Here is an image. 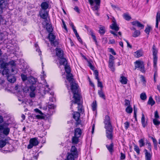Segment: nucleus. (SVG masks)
Segmentation results:
<instances>
[{"label": "nucleus", "instance_id": "1", "mask_svg": "<svg viewBox=\"0 0 160 160\" xmlns=\"http://www.w3.org/2000/svg\"><path fill=\"white\" fill-rule=\"evenodd\" d=\"M70 83L71 89L73 94V98L74 101H71V105L70 108L72 109L73 104L76 105L77 104L78 105V110L80 112L82 111V104L80 102V95L78 93V86L75 82H71Z\"/></svg>", "mask_w": 160, "mask_h": 160}, {"label": "nucleus", "instance_id": "2", "mask_svg": "<svg viewBox=\"0 0 160 160\" xmlns=\"http://www.w3.org/2000/svg\"><path fill=\"white\" fill-rule=\"evenodd\" d=\"M82 133L81 130L77 128L75 129L74 132V136L72 138V142L74 144L78 143L79 141V138L80 137Z\"/></svg>", "mask_w": 160, "mask_h": 160}, {"label": "nucleus", "instance_id": "3", "mask_svg": "<svg viewBox=\"0 0 160 160\" xmlns=\"http://www.w3.org/2000/svg\"><path fill=\"white\" fill-rule=\"evenodd\" d=\"M68 160H74L75 158L78 157L77 149L75 146H72L70 152L68 153Z\"/></svg>", "mask_w": 160, "mask_h": 160}, {"label": "nucleus", "instance_id": "4", "mask_svg": "<svg viewBox=\"0 0 160 160\" xmlns=\"http://www.w3.org/2000/svg\"><path fill=\"white\" fill-rule=\"evenodd\" d=\"M146 144H148V148L149 151H148L147 149H144L145 159V160H151L152 156V145L151 143L148 142H147Z\"/></svg>", "mask_w": 160, "mask_h": 160}, {"label": "nucleus", "instance_id": "5", "mask_svg": "<svg viewBox=\"0 0 160 160\" xmlns=\"http://www.w3.org/2000/svg\"><path fill=\"white\" fill-rule=\"evenodd\" d=\"M77 104L78 105H78L77 104H76V105ZM75 106H76V105H75ZM82 112H80V111H79L78 110H78L79 112H74V113L73 114V118L75 119V120L76 121V124L77 125H78L80 124L81 122V121L80 119V113H82L84 112V110L83 108V107H82Z\"/></svg>", "mask_w": 160, "mask_h": 160}, {"label": "nucleus", "instance_id": "6", "mask_svg": "<svg viewBox=\"0 0 160 160\" xmlns=\"http://www.w3.org/2000/svg\"><path fill=\"white\" fill-rule=\"evenodd\" d=\"M135 69L138 68V69L142 72H145L144 65L143 62L137 61L135 62Z\"/></svg>", "mask_w": 160, "mask_h": 160}, {"label": "nucleus", "instance_id": "7", "mask_svg": "<svg viewBox=\"0 0 160 160\" xmlns=\"http://www.w3.org/2000/svg\"><path fill=\"white\" fill-rule=\"evenodd\" d=\"M39 143V142L37 138H31L29 141V144L28 145L27 148L28 149H30L32 148L33 146L38 145Z\"/></svg>", "mask_w": 160, "mask_h": 160}, {"label": "nucleus", "instance_id": "8", "mask_svg": "<svg viewBox=\"0 0 160 160\" xmlns=\"http://www.w3.org/2000/svg\"><path fill=\"white\" fill-rule=\"evenodd\" d=\"M106 129V136L109 139H112V137L113 129L112 127L105 128Z\"/></svg>", "mask_w": 160, "mask_h": 160}, {"label": "nucleus", "instance_id": "9", "mask_svg": "<svg viewBox=\"0 0 160 160\" xmlns=\"http://www.w3.org/2000/svg\"><path fill=\"white\" fill-rule=\"evenodd\" d=\"M105 128H108L112 127L110 117L108 115L105 116L104 121Z\"/></svg>", "mask_w": 160, "mask_h": 160}, {"label": "nucleus", "instance_id": "10", "mask_svg": "<svg viewBox=\"0 0 160 160\" xmlns=\"http://www.w3.org/2000/svg\"><path fill=\"white\" fill-rule=\"evenodd\" d=\"M2 131L4 134L7 135L9 133L10 129L8 128H4V126L3 125H0V132H2Z\"/></svg>", "mask_w": 160, "mask_h": 160}, {"label": "nucleus", "instance_id": "11", "mask_svg": "<svg viewBox=\"0 0 160 160\" xmlns=\"http://www.w3.org/2000/svg\"><path fill=\"white\" fill-rule=\"evenodd\" d=\"M56 55L59 58L63 57V52L62 49L60 48H57L55 49Z\"/></svg>", "mask_w": 160, "mask_h": 160}, {"label": "nucleus", "instance_id": "12", "mask_svg": "<svg viewBox=\"0 0 160 160\" xmlns=\"http://www.w3.org/2000/svg\"><path fill=\"white\" fill-rule=\"evenodd\" d=\"M85 28L87 29L89 34L92 36L93 39L95 42L96 44H97V42L96 40V38L95 35L93 33L92 30L90 29V28H89V27L86 25H85Z\"/></svg>", "mask_w": 160, "mask_h": 160}, {"label": "nucleus", "instance_id": "13", "mask_svg": "<svg viewBox=\"0 0 160 160\" xmlns=\"http://www.w3.org/2000/svg\"><path fill=\"white\" fill-rule=\"evenodd\" d=\"M110 27L112 29L116 31H118L119 30V28L117 25L114 19L112 20V23L110 26Z\"/></svg>", "mask_w": 160, "mask_h": 160}, {"label": "nucleus", "instance_id": "14", "mask_svg": "<svg viewBox=\"0 0 160 160\" xmlns=\"http://www.w3.org/2000/svg\"><path fill=\"white\" fill-rule=\"evenodd\" d=\"M48 110L49 111L48 114L51 115L53 114L54 109L56 108V106L53 104H48Z\"/></svg>", "mask_w": 160, "mask_h": 160}, {"label": "nucleus", "instance_id": "15", "mask_svg": "<svg viewBox=\"0 0 160 160\" xmlns=\"http://www.w3.org/2000/svg\"><path fill=\"white\" fill-rule=\"evenodd\" d=\"M160 22V10H158L156 16V27L158 28V22Z\"/></svg>", "mask_w": 160, "mask_h": 160}, {"label": "nucleus", "instance_id": "16", "mask_svg": "<svg viewBox=\"0 0 160 160\" xmlns=\"http://www.w3.org/2000/svg\"><path fill=\"white\" fill-rule=\"evenodd\" d=\"M8 7L7 2L5 0H1L0 1V8H6Z\"/></svg>", "mask_w": 160, "mask_h": 160}, {"label": "nucleus", "instance_id": "17", "mask_svg": "<svg viewBox=\"0 0 160 160\" xmlns=\"http://www.w3.org/2000/svg\"><path fill=\"white\" fill-rule=\"evenodd\" d=\"M131 30L134 31L132 34V37L134 38H136L140 35V32L139 31L136 30V28H133Z\"/></svg>", "mask_w": 160, "mask_h": 160}, {"label": "nucleus", "instance_id": "18", "mask_svg": "<svg viewBox=\"0 0 160 160\" xmlns=\"http://www.w3.org/2000/svg\"><path fill=\"white\" fill-rule=\"evenodd\" d=\"M66 79L68 81L71 83L72 82H74L73 78V76L72 73H67L66 75Z\"/></svg>", "mask_w": 160, "mask_h": 160}, {"label": "nucleus", "instance_id": "19", "mask_svg": "<svg viewBox=\"0 0 160 160\" xmlns=\"http://www.w3.org/2000/svg\"><path fill=\"white\" fill-rule=\"evenodd\" d=\"M143 55V52L142 50H139L135 52L134 56L136 58H138L142 56Z\"/></svg>", "mask_w": 160, "mask_h": 160}, {"label": "nucleus", "instance_id": "20", "mask_svg": "<svg viewBox=\"0 0 160 160\" xmlns=\"http://www.w3.org/2000/svg\"><path fill=\"white\" fill-rule=\"evenodd\" d=\"M8 81L14 83L16 80V78L13 75H10L7 76Z\"/></svg>", "mask_w": 160, "mask_h": 160}, {"label": "nucleus", "instance_id": "21", "mask_svg": "<svg viewBox=\"0 0 160 160\" xmlns=\"http://www.w3.org/2000/svg\"><path fill=\"white\" fill-rule=\"evenodd\" d=\"M132 24L133 25L137 26L139 28H141L142 29L144 27V26L143 25L138 21L133 22H132Z\"/></svg>", "mask_w": 160, "mask_h": 160}, {"label": "nucleus", "instance_id": "22", "mask_svg": "<svg viewBox=\"0 0 160 160\" xmlns=\"http://www.w3.org/2000/svg\"><path fill=\"white\" fill-rule=\"evenodd\" d=\"M60 65H67V62L66 59L63 57L60 58Z\"/></svg>", "mask_w": 160, "mask_h": 160}, {"label": "nucleus", "instance_id": "23", "mask_svg": "<svg viewBox=\"0 0 160 160\" xmlns=\"http://www.w3.org/2000/svg\"><path fill=\"white\" fill-rule=\"evenodd\" d=\"M41 6L43 9L45 10L48 8L49 5L47 2H43L41 3Z\"/></svg>", "mask_w": 160, "mask_h": 160}, {"label": "nucleus", "instance_id": "24", "mask_svg": "<svg viewBox=\"0 0 160 160\" xmlns=\"http://www.w3.org/2000/svg\"><path fill=\"white\" fill-rule=\"evenodd\" d=\"M120 82L122 84H125L127 83L128 80L124 76H121L120 78Z\"/></svg>", "mask_w": 160, "mask_h": 160}, {"label": "nucleus", "instance_id": "25", "mask_svg": "<svg viewBox=\"0 0 160 160\" xmlns=\"http://www.w3.org/2000/svg\"><path fill=\"white\" fill-rule=\"evenodd\" d=\"M40 16L43 19H47L48 13L47 12L45 11L44 13H42L41 12L40 13Z\"/></svg>", "mask_w": 160, "mask_h": 160}, {"label": "nucleus", "instance_id": "26", "mask_svg": "<svg viewBox=\"0 0 160 160\" xmlns=\"http://www.w3.org/2000/svg\"><path fill=\"white\" fill-rule=\"evenodd\" d=\"M158 50L155 45H153L152 47L153 56H157Z\"/></svg>", "mask_w": 160, "mask_h": 160}, {"label": "nucleus", "instance_id": "27", "mask_svg": "<svg viewBox=\"0 0 160 160\" xmlns=\"http://www.w3.org/2000/svg\"><path fill=\"white\" fill-rule=\"evenodd\" d=\"M109 67L110 68L111 70L114 72L115 71V69L114 65V62H109Z\"/></svg>", "mask_w": 160, "mask_h": 160}, {"label": "nucleus", "instance_id": "28", "mask_svg": "<svg viewBox=\"0 0 160 160\" xmlns=\"http://www.w3.org/2000/svg\"><path fill=\"white\" fill-rule=\"evenodd\" d=\"M141 122L143 127H145L146 125L147 122H145V117L143 113L142 114Z\"/></svg>", "mask_w": 160, "mask_h": 160}, {"label": "nucleus", "instance_id": "29", "mask_svg": "<svg viewBox=\"0 0 160 160\" xmlns=\"http://www.w3.org/2000/svg\"><path fill=\"white\" fill-rule=\"evenodd\" d=\"M98 93L100 97L104 100L106 99L105 95L103 92L102 91V89H101V90L98 91Z\"/></svg>", "mask_w": 160, "mask_h": 160}, {"label": "nucleus", "instance_id": "30", "mask_svg": "<svg viewBox=\"0 0 160 160\" xmlns=\"http://www.w3.org/2000/svg\"><path fill=\"white\" fill-rule=\"evenodd\" d=\"M48 38L50 42H52L55 40V37L52 33H50L49 34Z\"/></svg>", "mask_w": 160, "mask_h": 160}, {"label": "nucleus", "instance_id": "31", "mask_svg": "<svg viewBox=\"0 0 160 160\" xmlns=\"http://www.w3.org/2000/svg\"><path fill=\"white\" fill-rule=\"evenodd\" d=\"M106 146L108 151L110 152H113V143H111L109 145H106Z\"/></svg>", "mask_w": 160, "mask_h": 160}, {"label": "nucleus", "instance_id": "32", "mask_svg": "<svg viewBox=\"0 0 160 160\" xmlns=\"http://www.w3.org/2000/svg\"><path fill=\"white\" fill-rule=\"evenodd\" d=\"M148 103V104L150 105L151 106L153 105L155 103V102L153 100L152 97H149Z\"/></svg>", "mask_w": 160, "mask_h": 160}, {"label": "nucleus", "instance_id": "33", "mask_svg": "<svg viewBox=\"0 0 160 160\" xmlns=\"http://www.w3.org/2000/svg\"><path fill=\"white\" fill-rule=\"evenodd\" d=\"M99 32L101 34H103L105 33V29L104 26H102L99 28Z\"/></svg>", "mask_w": 160, "mask_h": 160}, {"label": "nucleus", "instance_id": "34", "mask_svg": "<svg viewBox=\"0 0 160 160\" xmlns=\"http://www.w3.org/2000/svg\"><path fill=\"white\" fill-rule=\"evenodd\" d=\"M46 29L49 32H51L52 30V28L50 24H47L46 25Z\"/></svg>", "mask_w": 160, "mask_h": 160}, {"label": "nucleus", "instance_id": "35", "mask_svg": "<svg viewBox=\"0 0 160 160\" xmlns=\"http://www.w3.org/2000/svg\"><path fill=\"white\" fill-rule=\"evenodd\" d=\"M126 112L128 113H131L132 112V109L131 106H128L126 108Z\"/></svg>", "mask_w": 160, "mask_h": 160}, {"label": "nucleus", "instance_id": "36", "mask_svg": "<svg viewBox=\"0 0 160 160\" xmlns=\"http://www.w3.org/2000/svg\"><path fill=\"white\" fill-rule=\"evenodd\" d=\"M48 94L51 95V96L49 97V100L51 102H53L54 101V99L53 96L54 95V93L52 92H48Z\"/></svg>", "mask_w": 160, "mask_h": 160}, {"label": "nucleus", "instance_id": "37", "mask_svg": "<svg viewBox=\"0 0 160 160\" xmlns=\"http://www.w3.org/2000/svg\"><path fill=\"white\" fill-rule=\"evenodd\" d=\"M153 65L154 67H156L157 65V63L158 60L157 56H153Z\"/></svg>", "mask_w": 160, "mask_h": 160}, {"label": "nucleus", "instance_id": "38", "mask_svg": "<svg viewBox=\"0 0 160 160\" xmlns=\"http://www.w3.org/2000/svg\"><path fill=\"white\" fill-rule=\"evenodd\" d=\"M30 92H35L36 86L35 84H32L29 87Z\"/></svg>", "mask_w": 160, "mask_h": 160}, {"label": "nucleus", "instance_id": "39", "mask_svg": "<svg viewBox=\"0 0 160 160\" xmlns=\"http://www.w3.org/2000/svg\"><path fill=\"white\" fill-rule=\"evenodd\" d=\"M134 149L138 155H139L140 154V150L138 146L136 145H134Z\"/></svg>", "mask_w": 160, "mask_h": 160}, {"label": "nucleus", "instance_id": "40", "mask_svg": "<svg viewBox=\"0 0 160 160\" xmlns=\"http://www.w3.org/2000/svg\"><path fill=\"white\" fill-rule=\"evenodd\" d=\"M139 146L140 147H142L144 146L145 145V143L144 142V140L143 139H140L139 140Z\"/></svg>", "mask_w": 160, "mask_h": 160}, {"label": "nucleus", "instance_id": "41", "mask_svg": "<svg viewBox=\"0 0 160 160\" xmlns=\"http://www.w3.org/2000/svg\"><path fill=\"white\" fill-rule=\"evenodd\" d=\"M123 16L124 19L127 20H129L131 19L130 16L127 13H124L123 15Z\"/></svg>", "mask_w": 160, "mask_h": 160}, {"label": "nucleus", "instance_id": "42", "mask_svg": "<svg viewBox=\"0 0 160 160\" xmlns=\"http://www.w3.org/2000/svg\"><path fill=\"white\" fill-rule=\"evenodd\" d=\"M9 72V70L8 69L4 68L2 72V74L3 75H6L7 76H8V74Z\"/></svg>", "mask_w": 160, "mask_h": 160}, {"label": "nucleus", "instance_id": "43", "mask_svg": "<svg viewBox=\"0 0 160 160\" xmlns=\"http://www.w3.org/2000/svg\"><path fill=\"white\" fill-rule=\"evenodd\" d=\"M65 69L67 73H70L71 70L70 67L68 65H65L64 66Z\"/></svg>", "mask_w": 160, "mask_h": 160}, {"label": "nucleus", "instance_id": "44", "mask_svg": "<svg viewBox=\"0 0 160 160\" xmlns=\"http://www.w3.org/2000/svg\"><path fill=\"white\" fill-rule=\"evenodd\" d=\"M92 108L93 111H95L96 110L97 108V103L96 101L93 102L92 104Z\"/></svg>", "mask_w": 160, "mask_h": 160}, {"label": "nucleus", "instance_id": "45", "mask_svg": "<svg viewBox=\"0 0 160 160\" xmlns=\"http://www.w3.org/2000/svg\"><path fill=\"white\" fill-rule=\"evenodd\" d=\"M137 108L134 106V117L136 121H137Z\"/></svg>", "mask_w": 160, "mask_h": 160}, {"label": "nucleus", "instance_id": "46", "mask_svg": "<svg viewBox=\"0 0 160 160\" xmlns=\"http://www.w3.org/2000/svg\"><path fill=\"white\" fill-rule=\"evenodd\" d=\"M6 142L5 140H0V147L3 148L6 144Z\"/></svg>", "mask_w": 160, "mask_h": 160}, {"label": "nucleus", "instance_id": "47", "mask_svg": "<svg viewBox=\"0 0 160 160\" xmlns=\"http://www.w3.org/2000/svg\"><path fill=\"white\" fill-rule=\"evenodd\" d=\"M147 96L145 93H142L140 95V98L142 100H145L146 99Z\"/></svg>", "mask_w": 160, "mask_h": 160}, {"label": "nucleus", "instance_id": "48", "mask_svg": "<svg viewBox=\"0 0 160 160\" xmlns=\"http://www.w3.org/2000/svg\"><path fill=\"white\" fill-rule=\"evenodd\" d=\"M153 123L156 126H158L160 124V122L156 119H153Z\"/></svg>", "mask_w": 160, "mask_h": 160}, {"label": "nucleus", "instance_id": "49", "mask_svg": "<svg viewBox=\"0 0 160 160\" xmlns=\"http://www.w3.org/2000/svg\"><path fill=\"white\" fill-rule=\"evenodd\" d=\"M151 29V27L150 26H148L145 30V32L148 34H149V32Z\"/></svg>", "mask_w": 160, "mask_h": 160}, {"label": "nucleus", "instance_id": "50", "mask_svg": "<svg viewBox=\"0 0 160 160\" xmlns=\"http://www.w3.org/2000/svg\"><path fill=\"white\" fill-rule=\"evenodd\" d=\"M8 64L7 63H5L4 62H2L1 64V67L2 68H3L4 69L6 68L8 66Z\"/></svg>", "mask_w": 160, "mask_h": 160}, {"label": "nucleus", "instance_id": "51", "mask_svg": "<svg viewBox=\"0 0 160 160\" xmlns=\"http://www.w3.org/2000/svg\"><path fill=\"white\" fill-rule=\"evenodd\" d=\"M94 74L95 76V78L97 80V81L99 80V79L98 78V71L97 70H95L94 71Z\"/></svg>", "mask_w": 160, "mask_h": 160}, {"label": "nucleus", "instance_id": "52", "mask_svg": "<svg viewBox=\"0 0 160 160\" xmlns=\"http://www.w3.org/2000/svg\"><path fill=\"white\" fill-rule=\"evenodd\" d=\"M58 42L55 40L52 41V42H51V44L52 45L54 46H57L58 44Z\"/></svg>", "mask_w": 160, "mask_h": 160}, {"label": "nucleus", "instance_id": "53", "mask_svg": "<svg viewBox=\"0 0 160 160\" xmlns=\"http://www.w3.org/2000/svg\"><path fill=\"white\" fill-rule=\"evenodd\" d=\"M125 106H130V102L128 100L125 99Z\"/></svg>", "mask_w": 160, "mask_h": 160}, {"label": "nucleus", "instance_id": "54", "mask_svg": "<svg viewBox=\"0 0 160 160\" xmlns=\"http://www.w3.org/2000/svg\"><path fill=\"white\" fill-rule=\"evenodd\" d=\"M88 65L90 67V68L92 70H93L94 69V67L92 65V64L90 61H88Z\"/></svg>", "mask_w": 160, "mask_h": 160}, {"label": "nucleus", "instance_id": "55", "mask_svg": "<svg viewBox=\"0 0 160 160\" xmlns=\"http://www.w3.org/2000/svg\"><path fill=\"white\" fill-rule=\"evenodd\" d=\"M21 77L23 81H25L27 80V76L24 74H21Z\"/></svg>", "mask_w": 160, "mask_h": 160}, {"label": "nucleus", "instance_id": "56", "mask_svg": "<svg viewBox=\"0 0 160 160\" xmlns=\"http://www.w3.org/2000/svg\"><path fill=\"white\" fill-rule=\"evenodd\" d=\"M29 95L31 98H34L35 96V92H30Z\"/></svg>", "mask_w": 160, "mask_h": 160}, {"label": "nucleus", "instance_id": "57", "mask_svg": "<svg viewBox=\"0 0 160 160\" xmlns=\"http://www.w3.org/2000/svg\"><path fill=\"white\" fill-rule=\"evenodd\" d=\"M125 128L127 129L129 127L130 123L128 122H126L124 123Z\"/></svg>", "mask_w": 160, "mask_h": 160}, {"label": "nucleus", "instance_id": "58", "mask_svg": "<svg viewBox=\"0 0 160 160\" xmlns=\"http://www.w3.org/2000/svg\"><path fill=\"white\" fill-rule=\"evenodd\" d=\"M140 78L142 82H143L144 84H145L146 82V80L144 77L142 75H141Z\"/></svg>", "mask_w": 160, "mask_h": 160}, {"label": "nucleus", "instance_id": "59", "mask_svg": "<svg viewBox=\"0 0 160 160\" xmlns=\"http://www.w3.org/2000/svg\"><path fill=\"white\" fill-rule=\"evenodd\" d=\"M34 111L37 113H38L40 114L41 115H43V113L42 112L39 110V109L38 108H36L34 109Z\"/></svg>", "mask_w": 160, "mask_h": 160}, {"label": "nucleus", "instance_id": "60", "mask_svg": "<svg viewBox=\"0 0 160 160\" xmlns=\"http://www.w3.org/2000/svg\"><path fill=\"white\" fill-rule=\"evenodd\" d=\"M98 86L99 87H100L101 89H102V88H103V86L102 85V83L101 82L100 80L98 81Z\"/></svg>", "mask_w": 160, "mask_h": 160}, {"label": "nucleus", "instance_id": "61", "mask_svg": "<svg viewBox=\"0 0 160 160\" xmlns=\"http://www.w3.org/2000/svg\"><path fill=\"white\" fill-rule=\"evenodd\" d=\"M114 57L112 55H110L109 60V62H114Z\"/></svg>", "mask_w": 160, "mask_h": 160}, {"label": "nucleus", "instance_id": "62", "mask_svg": "<svg viewBox=\"0 0 160 160\" xmlns=\"http://www.w3.org/2000/svg\"><path fill=\"white\" fill-rule=\"evenodd\" d=\"M9 64L12 66H15L16 65L15 61L13 60L9 62Z\"/></svg>", "mask_w": 160, "mask_h": 160}, {"label": "nucleus", "instance_id": "63", "mask_svg": "<svg viewBox=\"0 0 160 160\" xmlns=\"http://www.w3.org/2000/svg\"><path fill=\"white\" fill-rule=\"evenodd\" d=\"M36 118L38 119H42L44 118V117L42 115H38L36 116Z\"/></svg>", "mask_w": 160, "mask_h": 160}, {"label": "nucleus", "instance_id": "64", "mask_svg": "<svg viewBox=\"0 0 160 160\" xmlns=\"http://www.w3.org/2000/svg\"><path fill=\"white\" fill-rule=\"evenodd\" d=\"M150 137L152 139L153 143V144H158L157 140L155 138H153L152 137Z\"/></svg>", "mask_w": 160, "mask_h": 160}]
</instances>
